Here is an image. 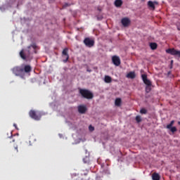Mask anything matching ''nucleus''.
<instances>
[{"instance_id":"nucleus-29","label":"nucleus","mask_w":180,"mask_h":180,"mask_svg":"<svg viewBox=\"0 0 180 180\" xmlns=\"http://www.w3.org/2000/svg\"><path fill=\"white\" fill-rule=\"evenodd\" d=\"M171 63H174V60H172Z\"/></svg>"},{"instance_id":"nucleus-15","label":"nucleus","mask_w":180,"mask_h":180,"mask_svg":"<svg viewBox=\"0 0 180 180\" xmlns=\"http://www.w3.org/2000/svg\"><path fill=\"white\" fill-rule=\"evenodd\" d=\"M104 81L106 84H110V82H112V77H110V76L105 75Z\"/></svg>"},{"instance_id":"nucleus-16","label":"nucleus","mask_w":180,"mask_h":180,"mask_svg":"<svg viewBox=\"0 0 180 180\" xmlns=\"http://www.w3.org/2000/svg\"><path fill=\"white\" fill-rule=\"evenodd\" d=\"M160 174L158 173H153L152 175L153 180H160Z\"/></svg>"},{"instance_id":"nucleus-24","label":"nucleus","mask_w":180,"mask_h":180,"mask_svg":"<svg viewBox=\"0 0 180 180\" xmlns=\"http://www.w3.org/2000/svg\"><path fill=\"white\" fill-rule=\"evenodd\" d=\"M178 30H180V22L176 23Z\"/></svg>"},{"instance_id":"nucleus-7","label":"nucleus","mask_w":180,"mask_h":180,"mask_svg":"<svg viewBox=\"0 0 180 180\" xmlns=\"http://www.w3.org/2000/svg\"><path fill=\"white\" fill-rule=\"evenodd\" d=\"M174 123H175V121L172 120L169 124L167 125L166 128L168 129V130H170L172 133H175L176 131V127H172L174 126Z\"/></svg>"},{"instance_id":"nucleus-9","label":"nucleus","mask_w":180,"mask_h":180,"mask_svg":"<svg viewBox=\"0 0 180 180\" xmlns=\"http://www.w3.org/2000/svg\"><path fill=\"white\" fill-rule=\"evenodd\" d=\"M112 61L114 65H116V67H119L120 65V58L117 56H113L112 57Z\"/></svg>"},{"instance_id":"nucleus-23","label":"nucleus","mask_w":180,"mask_h":180,"mask_svg":"<svg viewBox=\"0 0 180 180\" xmlns=\"http://www.w3.org/2000/svg\"><path fill=\"white\" fill-rule=\"evenodd\" d=\"M89 129L90 131H94V130H95V128H94V127H92L91 125H90L89 127Z\"/></svg>"},{"instance_id":"nucleus-21","label":"nucleus","mask_w":180,"mask_h":180,"mask_svg":"<svg viewBox=\"0 0 180 180\" xmlns=\"http://www.w3.org/2000/svg\"><path fill=\"white\" fill-rule=\"evenodd\" d=\"M140 113H141V115H146V113H147V110H146V108H141V109L140 110Z\"/></svg>"},{"instance_id":"nucleus-27","label":"nucleus","mask_w":180,"mask_h":180,"mask_svg":"<svg viewBox=\"0 0 180 180\" xmlns=\"http://www.w3.org/2000/svg\"><path fill=\"white\" fill-rule=\"evenodd\" d=\"M83 161H84V162H85V163L86 162H85V159H83Z\"/></svg>"},{"instance_id":"nucleus-2","label":"nucleus","mask_w":180,"mask_h":180,"mask_svg":"<svg viewBox=\"0 0 180 180\" xmlns=\"http://www.w3.org/2000/svg\"><path fill=\"white\" fill-rule=\"evenodd\" d=\"M141 78L143 79V83L146 85V92L148 94L151 91V81L147 79V75H142Z\"/></svg>"},{"instance_id":"nucleus-14","label":"nucleus","mask_w":180,"mask_h":180,"mask_svg":"<svg viewBox=\"0 0 180 180\" xmlns=\"http://www.w3.org/2000/svg\"><path fill=\"white\" fill-rule=\"evenodd\" d=\"M127 78H130L131 79H134V78H136V73L134 72H130L127 75Z\"/></svg>"},{"instance_id":"nucleus-30","label":"nucleus","mask_w":180,"mask_h":180,"mask_svg":"<svg viewBox=\"0 0 180 180\" xmlns=\"http://www.w3.org/2000/svg\"><path fill=\"white\" fill-rule=\"evenodd\" d=\"M15 150H18V147H15Z\"/></svg>"},{"instance_id":"nucleus-18","label":"nucleus","mask_w":180,"mask_h":180,"mask_svg":"<svg viewBox=\"0 0 180 180\" xmlns=\"http://www.w3.org/2000/svg\"><path fill=\"white\" fill-rule=\"evenodd\" d=\"M123 1H122V0H116L115 1V6H117V8L120 7L121 5H122Z\"/></svg>"},{"instance_id":"nucleus-1","label":"nucleus","mask_w":180,"mask_h":180,"mask_svg":"<svg viewBox=\"0 0 180 180\" xmlns=\"http://www.w3.org/2000/svg\"><path fill=\"white\" fill-rule=\"evenodd\" d=\"M36 49H37V45L33 44L27 47V50L25 51V53H23V50H22L20 52V56L21 58H22V60H26V58H29V56H30V54L36 53Z\"/></svg>"},{"instance_id":"nucleus-26","label":"nucleus","mask_w":180,"mask_h":180,"mask_svg":"<svg viewBox=\"0 0 180 180\" xmlns=\"http://www.w3.org/2000/svg\"><path fill=\"white\" fill-rule=\"evenodd\" d=\"M65 6H68V4H65Z\"/></svg>"},{"instance_id":"nucleus-6","label":"nucleus","mask_w":180,"mask_h":180,"mask_svg":"<svg viewBox=\"0 0 180 180\" xmlns=\"http://www.w3.org/2000/svg\"><path fill=\"white\" fill-rule=\"evenodd\" d=\"M30 116L34 120H40V117H41V115L40 114L37 115L34 110L30 111Z\"/></svg>"},{"instance_id":"nucleus-13","label":"nucleus","mask_w":180,"mask_h":180,"mask_svg":"<svg viewBox=\"0 0 180 180\" xmlns=\"http://www.w3.org/2000/svg\"><path fill=\"white\" fill-rule=\"evenodd\" d=\"M121 22L124 27H127L130 25V20L129 18H122Z\"/></svg>"},{"instance_id":"nucleus-3","label":"nucleus","mask_w":180,"mask_h":180,"mask_svg":"<svg viewBox=\"0 0 180 180\" xmlns=\"http://www.w3.org/2000/svg\"><path fill=\"white\" fill-rule=\"evenodd\" d=\"M79 93L83 96V98H85L86 99H92L94 98V94L91 92L89 90L86 89H80Z\"/></svg>"},{"instance_id":"nucleus-20","label":"nucleus","mask_w":180,"mask_h":180,"mask_svg":"<svg viewBox=\"0 0 180 180\" xmlns=\"http://www.w3.org/2000/svg\"><path fill=\"white\" fill-rule=\"evenodd\" d=\"M150 47L152 50H155L157 49V44L155 43H150Z\"/></svg>"},{"instance_id":"nucleus-10","label":"nucleus","mask_w":180,"mask_h":180,"mask_svg":"<svg viewBox=\"0 0 180 180\" xmlns=\"http://www.w3.org/2000/svg\"><path fill=\"white\" fill-rule=\"evenodd\" d=\"M12 71L15 75H19L20 74H22L24 70L22 68L20 67H15L12 69Z\"/></svg>"},{"instance_id":"nucleus-11","label":"nucleus","mask_w":180,"mask_h":180,"mask_svg":"<svg viewBox=\"0 0 180 180\" xmlns=\"http://www.w3.org/2000/svg\"><path fill=\"white\" fill-rule=\"evenodd\" d=\"M77 109L79 113H81L82 115H84V113L87 110L86 105H79Z\"/></svg>"},{"instance_id":"nucleus-8","label":"nucleus","mask_w":180,"mask_h":180,"mask_svg":"<svg viewBox=\"0 0 180 180\" xmlns=\"http://www.w3.org/2000/svg\"><path fill=\"white\" fill-rule=\"evenodd\" d=\"M62 55L63 58H65V60H63V63H67L68 61V58H70V56L68 55V49L65 48L63 49V52H62Z\"/></svg>"},{"instance_id":"nucleus-28","label":"nucleus","mask_w":180,"mask_h":180,"mask_svg":"<svg viewBox=\"0 0 180 180\" xmlns=\"http://www.w3.org/2000/svg\"><path fill=\"white\" fill-rule=\"evenodd\" d=\"M84 175H88V174H87V173H85Z\"/></svg>"},{"instance_id":"nucleus-31","label":"nucleus","mask_w":180,"mask_h":180,"mask_svg":"<svg viewBox=\"0 0 180 180\" xmlns=\"http://www.w3.org/2000/svg\"><path fill=\"white\" fill-rule=\"evenodd\" d=\"M178 124H180V122H178Z\"/></svg>"},{"instance_id":"nucleus-19","label":"nucleus","mask_w":180,"mask_h":180,"mask_svg":"<svg viewBox=\"0 0 180 180\" xmlns=\"http://www.w3.org/2000/svg\"><path fill=\"white\" fill-rule=\"evenodd\" d=\"M115 106H120V105H122V99L121 98H116L115 101Z\"/></svg>"},{"instance_id":"nucleus-22","label":"nucleus","mask_w":180,"mask_h":180,"mask_svg":"<svg viewBox=\"0 0 180 180\" xmlns=\"http://www.w3.org/2000/svg\"><path fill=\"white\" fill-rule=\"evenodd\" d=\"M136 120L137 123H140V122H141V117L140 115H137L136 117Z\"/></svg>"},{"instance_id":"nucleus-17","label":"nucleus","mask_w":180,"mask_h":180,"mask_svg":"<svg viewBox=\"0 0 180 180\" xmlns=\"http://www.w3.org/2000/svg\"><path fill=\"white\" fill-rule=\"evenodd\" d=\"M23 70L25 72H30V71H32V67H30L29 65H27L25 66Z\"/></svg>"},{"instance_id":"nucleus-25","label":"nucleus","mask_w":180,"mask_h":180,"mask_svg":"<svg viewBox=\"0 0 180 180\" xmlns=\"http://www.w3.org/2000/svg\"><path fill=\"white\" fill-rule=\"evenodd\" d=\"M14 127H15V129H18V126L16 125V124H13Z\"/></svg>"},{"instance_id":"nucleus-5","label":"nucleus","mask_w":180,"mask_h":180,"mask_svg":"<svg viewBox=\"0 0 180 180\" xmlns=\"http://www.w3.org/2000/svg\"><path fill=\"white\" fill-rule=\"evenodd\" d=\"M166 53L171 54V56H176L180 58V51H177L175 49H169L166 50Z\"/></svg>"},{"instance_id":"nucleus-4","label":"nucleus","mask_w":180,"mask_h":180,"mask_svg":"<svg viewBox=\"0 0 180 180\" xmlns=\"http://www.w3.org/2000/svg\"><path fill=\"white\" fill-rule=\"evenodd\" d=\"M83 43L85 44L86 47H94L95 46V40L92 38L86 37L84 39Z\"/></svg>"},{"instance_id":"nucleus-12","label":"nucleus","mask_w":180,"mask_h":180,"mask_svg":"<svg viewBox=\"0 0 180 180\" xmlns=\"http://www.w3.org/2000/svg\"><path fill=\"white\" fill-rule=\"evenodd\" d=\"M155 5H158V2L157 1H148V8H150L154 11L155 9Z\"/></svg>"}]
</instances>
